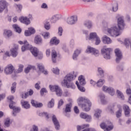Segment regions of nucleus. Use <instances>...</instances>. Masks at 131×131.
I'll list each match as a JSON object with an SVG mask.
<instances>
[{"label":"nucleus","mask_w":131,"mask_h":131,"mask_svg":"<svg viewBox=\"0 0 131 131\" xmlns=\"http://www.w3.org/2000/svg\"><path fill=\"white\" fill-rule=\"evenodd\" d=\"M118 26L119 29L116 27H112L111 28H108L107 29V31L109 34L112 35V36H118L120 34L119 33V30H122L124 29L125 26V24H124V20H123V17L121 16L118 18Z\"/></svg>","instance_id":"1"},{"label":"nucleus","mask_w":131,"mask_h":131,"mask_svg":"<svg viewBox=\"0 0 131 131\" xmlns=\"http://www.w3.org/2000/svg\"><path fill=\"white\" fill-rule=\"evenodd\" d=\"M77 76V73L75 74H69L66 75L63 80L61 82V85L62 86H66L68 88H72L75 89V85L71 83L72 80H74Z\"/></svg>","instance_id":"2"},{"label":"nucleus","mask_w":131,"mask_h":131,"mask_svg":"<svg viewBox=\"0 0 131 131\" xmlns=\"http://www.w3.org/2000/svg\"><path fill=\"white\" fill-rule=\"evenodd\" d=\"M25 46L21 47L22 52H25L26 50H30V52L34 57H38L39 59H41L43 57L42 53H39L38 49L35 47H32V46L29 45V43L27 41L25 42ZM40 55V57H39Z\"/></svg>","instance_id":"3"},{"label":"nucleus","mask_w":131,"mask_h":131,"mask_svg":"<svg viewBox=\"0 0 131 131\" xmlns=\"http://www.w3.org/2000/svg\"><path fill=\"white\" fill-rule=\"evenodd\" d=\"M78 104L79 106H81V108L86 112L91 110V106H92V102L90 100L83 98L80 97L78 99Z\"/></svg>","instance_id":"4"},{"label":"nucleus","mask_w":131,"mask_h":131,"mask_svg":"<svg viewBox=\"0 0 131 131\" xmlns=\"http://www.w3.org/2000/svg\"><path fill=\"white\" fill-rule=\"evenodd\" d=\"M111 52H112L111 48H102L101 49V54L106 60L111 59Z\"/></svg>","instance_id":"5"},{"label":"nucleus","mask_w":131,"mask_h":131,"mask_svg":"<svg viewBox=\"0 0 131 131\" xmlns=\"http://www.w3.org/2000/svg\"><path fill=\"white\" fill-rule=\"evenodd\" d=\"M49 88L51 92H55L56 95L57 97H62L63 95V91L60 87L58 85H49Z\"/></svg>","instance_id":"6"},{"label":"nucleus","mask_w":131,"mask_h":131,"mask_svg":"<svg viewBox=\"0 0 131 131\" xmlns=\"http://www.w3.org/2000/svg\"><path fill=\"white\" fill-rule=\"evenodd\" d=\"M100 127L103 129H104V131H110L113 129V125L111 124V122H108V124L105 123H102L100 124Z\"/></svg>","instance_id":"7"},{"label":"nucleus","mask_w":131,"mask_h":131,"mask_svg":"<svg viewBox=\"0 0 131 131\" xmlns=\"http://www.w3.org/2000/svg\"><path fill=\"white\" fill-rule=\"evenodd\" d=\"M15 70V68L12 64H8L7 67H5L4 69V72L5 74L9 75L12 74Z\"/></svg>","instance_id":"8"},{"label":"nucleus","mask_w":131,"mask_h":131,"mask_svg":"<svg viewBox=\"0 0 131 131\" xmlns=\"http://www.w3.org/2000/svg\"><path fill=\"white\" fill-rule=\"evenodd\" d=\"M115 54L116 55V61L117 63H119L120 60L122 59V53L119 49L115 50Z\"/></svg>","instance_id":"9"},{"label":"nucleus","mask_w":131,"mask_h":131,"mask_svg":"<svg viewBox=\"0 0 131 131\" xmlns=\"http://www.w3.org/2000/svg\"><path fill=\"white\" fill-rule=\"evenodd\" d=\"M86 53L88 54H90L91 53H92L93 55L95 56H99L100 53L99 52V51L94 48H92L90 46L88 47V49L86 50Z\"/></svg>","instance_id":"10"},{"label":"nucleus","mask_w":131,"mask_h":131,"mask_svg":"<svg viewBox=\"0 0 131 131\" xmlns=\"http://www.w3.org/2000/svg\"><path fill=\"white\" fill-rule=\"evenodd\" d=\"M77 21V16L75 15L72 16L68 18L67 22L70 25H73Z\"/></svg>","instance_id":"11"},{"label":"nucleus","mask_w":131,"mask_h":131,"mask_svg":"<svg viewBox=\"0 0 131 131\" xmlns=\"http://www.w3.org/2000/svg\"><path fill=\"white\" fill-rule=\"evenodd\" d=\"M102 91L106 93H108L111 96H114V95H115V91L113 88H108L106 86H103Z\"/></svg>","instance_id":"12"},{"label":"nucleus","mask_w":131,"mask_h":131,"mask_svg":"<svg viewBox=\"0 0 131 131\" xmlns=\"http://www.w3.org/2000/svg\"><path fill=\"white\" fill-rule=\"evenodd\" d=\"M52 121L55 125L56 129H57V130L60 129V123H59V121H58L57 117H56L55 115L52 116Z\"/></svg>","instance_id":"13"},{"label":"nucleus","mask_w":131,"mask_h":131,"mask_svg":"<svg viewBox=\"0 0 131 131\" xmlns=\"http://www.w3.org/2000/svg\"><path fill=\"white\" fill-rule=\"evenodd\" d=\"M80 117L81 118H83V119H86V121L87 122H90V121L92 120V117L90 115H89L84 113H81L80 114Z\"/></svg>","instance_id":"14"},{"label":"nucleus","mask_w":131,"mask_h":131,"mask_svg":"<svg viewBox=\"0 0 131 131\" xmlns=\"http://www.w3.org/2000/svg\"><path fill=\"white\" fill-rule=\"evenodd\" d=\"M7 8V2L4 0L0 1V13L4 12L5 9Z\"/></svg>","instance_id":"15"},{"label":"nucleus","mask_w":131,"mask_h":131,"mask_svg":"<svg viewBox=\"0 0 131 131\" xmlns=\"http://www.w3.org/2000/svg\"><path fill=\"white\" fill-rule=\"evenodd\" d=\"M19 20L21 23H24V24H26V25L30 24V20H29V18L27 17H21L19 18Z\"/></svg>","instance_id":"16"},{"label":"nucleus","mask_w":131,"mask_h":131,"mask_svg":"<svg viewBox=\"0 0 131 131\" xmlns=\"http://www.w3.org/2000/svg\"><path fill=\"white\" fill-rule=\"evenodd\" d=\"M9 107L10 108V109H13V114L14 116L16 115L15 114L20 112V108L19 107H17L14 106L13 104L12 103H10Z\"/></svg>","instance_id":"17"},{"label":"nucleus","mask_w":131,"mask_h":131,"mask_svg":"<svg viewBox=\"0 0 131 131\" xmlns=\"http://www.w3.org/2000/svg\"><path fill=\"white\" fill-rule=\"evenodd\" d=\"M18 45H16L15 48H13L10 50L12 57H15L18 55Z\"/></svg>","instance_id":"18"},{"label":"nucleus","mask_w":131,"mask_h":131,"mask_svg":"<svg viewBox=\"0 0 131 131\" xmlns=\"http://www.w3.org/2000/svg\"><path fill=\"white\" fill-rule=\"evenodd\" d=\"M37 67L39 71L42 72V73H43V74L47 75L48 74V72L47 71H45V67H43L41 63H38L37 64Z\"/></svg>","instance_id":"19"},{"label":"nucleus","mask_w":131,"mask_h":131,"mask_svg":"<svg viewBox=\"0 0 131 131\" xmlns=\"http://www.w3.org/2000/svg\"><path fill=\"white\" fill-rule=\"evenodd\" d=\"M32 106L35 107L36 108H39L40 107H42V103H38L36 101L32 100L31 102Z\"/></svg>","instance_id":"20"},{"label":"nucleus","mask_w":131,"mask_h":131,"mask_svg":"<svg viewBox=\"0 0 131 131\" xmlns=\"http://www.w3.org/2000/svg\"><path fill=\"white\" fill-rule=\"evenodd\" d=\"M29 95V96H32V95H33V91L30 90L29 92H27L26 93H23L21 95V98L23 99H26V98L28 97Z\"/></svg>","instance_id":"21"},{"label":"nucleus","mask_w":131,"mask_h":131,"mask_svg":"<svg viewBox=\"0 0 131 131\" xmlns=\"http://www.w3.org/2000/svg\"><path fill=\"white\" fill-rule=\"evenodd\" d=\"M34 42L35 43H36V45L42 43V39H41V37H40V36L37 35L35 37Z\"/></svg>","instance_id":"22"},{"label":"nucleus","mask_w":131,"mask_h":131,"mask_svg":"<svg viewBox=\"0 0 131 131\" xmlns=\"http://www.w3.org/2000/svg\"><path fill=\"white\" fill-rule=\"evenodd\" d=\"M102 41L104 43H107V45H109L112 42L111 39H110V38L108 37L107 36H104L102 37Z\"/></svg>","instance_id":"23"},{"label":"nucleus","mask_w":131,"mask_h":131,"mask_svg":"<svg viewBox=\"0 0 131 131\" xmlns=\"http://www.w3.org/2000/svg\"><path fill=\"white\" fill-rule=\"evenodd\" d=\"M123 110L125 112V116H129V113H130V110H129V107L127 105H124L123 106Z\"/></svg>","instance_id":"24"},{"label":"nucleus","mask_w":131,"mask_h":131,"mask_svg":"<svg viewBox=\"0 0 131 131\" xmlns=\"http://www.w3.org/2000/svg\"><path fill=\"white\" fill-rule=\"evenodd\" d=\"M84 25L88 28V29H91L93 27V23L90 20H86L84 22Z\"/></svg>","instance_id":"25"},{"label":"nucleus","mask_w":131,"mask_h":131,"mask_svg":"<svg viewBox=\"0 0 131 131\" xmlns=\"http://www.w3.org/2000/svg\"><path fill=\"white\" fill-rule=\"evenodd\" d=\"M79 80V85H84L85 84V79H84V77H83V76H80L78 78Z\"/></svg>","instance_id":"26"},{"label":"nucleus","mask_w":131,"mask_h":131,"mask_svg":"<svg viewBox=\"0 0 131 131\" xmlns=\"http://www.w3.org/2000/svg\"><path fill=\"white\" fill-rule=\"evenodd\" d=\"M21 106L25 109H29L30 108V104L27 101L22 100L21 101Z\"/></svg>","instance_id":"27"},{"label":"nucleus","mask_w":131,"mask_h":131,"mask_svg":"<svg viewBox=\"0 0 131 131\" xmlns=\"http://www.w3.org/2000/svg\"><path fill=\"white\" fill-rule=\"evenodd\" d=\"M71 108H72V103L71 102L68 103L66 105L65 112H71Z\"/></svg>","instance_id":"28"},{"label":"nucleus","mask_w":131,"mask_h":131,"mask_svg":"<svg viewBox=\"0 0 131 131\" xmlns=\"http://www.w3.org/2000/svg\"><path fill=\"white\" fill-rule=\"evenodd\" d=\"M52 59L53 63H56V59L57 58V52L55 50H52L51 53Z\"/></svg>","instance_id":"29"},{"label":"nucleus","mask_w":131,"mask_h":131,"mask_svg":"<svg viewBox=\"0 0 131 131\" xmlns=\"http://www.w3.org/2000/svg\"><path fill=\"white\" fill-rule=\"evenodd\" d=\"M3 35L5 37L12 36V31L9 30H4Z\"/></svg>","instance_id":"30"},{"label":"nucleus","mask_w":131,"mask_h":131,"mask_svg":"<svg viewBox=\"0 0 131 131\" xmlns=\"http://www.w3.org/2000/svg\"><path fill=\"white\" fill-rule=\"evenodd\" d=\"M59 42H60V41L59 40L57 39V38L55 37H54L52 38L50 40V43L51 45H58Z\"/></svg>","instance_id":"31"},{"label":"nucleus","mask_w":131,"mask_h":131,"mask_svg":"<svg viewBox=\"0 0 131 131\" xmlns=\"http://www.w3.org/2000/svg\"><path fill=\"white\" fill-rule=\"evenodd\" d=\"M44 27L46 30H50L51 29V25L50 24V22L48 20H45L44 21Z\"/></svg>","instance_id":"32"},{"label":"nucleus","mask_w":131,"mask_h":131,"mask_svg":"<svg viewBox=\"0 0 131 131\" xmlns=\"http://www.w3.org/2000/svg\"><path fill=\"white\" fill-rule=\"evenodd\" d=\"M16 86H17V83H16V82L12 83L11 87V92L12 94H14L15 92H16Z\"/></svg>","instance_id":"33"},{"label":"nucleus","mask_w":131,"mask_h":131,"mask_svg":"<svg viewBox=\"0 0 131 131\" xmlns=\"http://www.w3.org/2000/svg\"><path fill=\"white\" fill-rule=\"evenodd\" d=\"M99 97L100 98L102 104H103V105L107 104V101L105 100V95H104V94H100L99 95Z\"/></svg>","instance_id":"34"},{"label":"nucleus","mask_w":131,"mask_h":131,"mask_svg":"<svg viewBox=\"0 0 131 131\" xmlns=\"http://www.w3.org/2000/svg\"><path fill=\"white\" fill-rule=\"evenodd\" d=\"M80 54V50H77L75 51L73 55V60H77V57H78V55Z\"/></svg>","instance_id":"35"},{"label":"nucleus","mask_w":131,"mask_h":131,"mask_svg":"<svg viewBox=\"0 0 131 131\" xmlns=\"http://www.w3.org/2000/svg\"><path fill=\"white\" fill-rule=\"evenodd\" d=\"M13 27L15 31H16V32H18V33H21L22 30H21V28H20V27H19V26H17V25H13Z\"/></svg>","instance_id":"36"},{"label":"nucleus","mask_w":131,"mask_h":131,"mask_svg":"<svg viewBox=\"0 0 131 131\" xmlns=\"http://www.w3.org/2000/svg\"><path fill=\"white\" fill-rule=\"evenodd\" d=\"M90 126V124H83L82 126H77V131H80L81 129H83V128H85V127H89Z\"/></svg>","instance_id":"37"},{"label":"nucleus","mask_w":131,"mask_h":131,"mask_svg":"<svg viewBox=\"0 0 131 131\" xmlns=\"http://www.w3.org/2000/svg\"><path fill=\"white\" fill-rule=\"evenodd\" d=\"M117 94L118 97V98H120L122 100H124V96H123V94H122V92L119 90H117Z\"/></svg>","instance_id":"38"},{"label":"nucleus","mask_w":131,"mask_h":131,"mask_svg":"<svg viewBox=\"0 0 131 131\" xmlns=\"http://www.w3.org/2000/svg\"><path fill=\"white\" fill-rule=\"evenodd\" d=\"M31 69L34 70V69H35V67L32 66H28V67L25 69V72L26 73H28V72H29Z\"/></svg>","instance_id":"39"},{"label":"nucleus","mask_w":131,"mask_h":131,"mask_svg":"<svg viewBox=\"0 0 131 131\" xmlns=\"http://www.w3.org/2000/svg\"><path fill=\"white\" fill-rule=\"evenodd\" d=\"M104 82H105V81L104 80L99 79L96 83V85L98 88H100V86H102V85L104 84Z\"/></svg>","instance_id":"40"},{"label":"nucleus","mask_w":131,"mask_h":131,"mask_svg":"<svg viewBox=\"0 0 131 131\" xmlns=\"http://www.w3.org/2000/svg\"><path fill=\"white\" fill-rule=\"evenodd\" d=\"M76 84L77 85L78 89L80 92H85V89L83 86H80V85L78 84V81L76 82Z\"/></svg>","instance_id":"41"},{"label":"nucleus","mask_w":131,"mask_h":131,"mask_svg":"<svg viewBox=\"0 0 131 131\" xmlns=\"http://www.w3.org/2000/svg\"><path fill=\"white\" fill-rule=\"evenodd\" d=\"M101 113H102V111L100 110H97L94 115L96 118H99V117L101 116Z\"/></svg>","instance_id":"42"},{"label":"nucleus","mask_w":131,"mask_h":131,"mask_svg":"<svg viewBox=\"0 0 131 131\" xmlns=\"http://www.w3.org/2000/svg\"><path fill=\"white\" fill-rule=\"evenodd\" d=\"M58 21V17H57V16L54 15L50 18V21L52 23H56Z\"/></svg>","instance_id":"43"},{"label":"nucleus","mask_w":131,"mask_h":131,"mask_svg":"<svg viewBox=\"0 0 131 131\" xmlns=\"http://www.w3.org/2000/svg\"><path fill=\"white\" fill-rule=\"evenodd\" d=\"M54 103L55 100H54V99H52L48 103V108H52V107H54Z\"/></svg>","instance_id":"44"},{"label":"nucleus","mask_w":131,"mask_h":131,"mask_svg":"<svg viewBox=\"0 0 131 131\" xmlns=\"http://www.w3.org/2000/svg\"><path fill=\"white\" fill-rule=\"evenodd\" d=\"M63 33V28H62V27H59L58 29V32H57V34L59 36H62V34Z\"/></svg>","instance_id":"45"},{"label":"nucleus","mask_w":131,"mask_h":131,"mask_svg":"<svg viewBox=\"0 0 131 131\" xmlns=\"http://www.w3.org/2000/svg\"><path fill=\"white\" fill-rule=\"evenodd\" d=\"M23 68H24V66L22 64H19L18 66V69L17 70V71L16 72L17 73H21L23 71Z\"/></svg>","instance_id":"46"},{"label":"nucleus","mask_w":131,"mask_h":131,"mask_svg":"<svg viewBox=\"0 0 131 131\" xmlns=\"http://www.w3.org/2000/svg\"><path fill=\"white\" fill-rule=\"evenodd\" d=\"M98 35H97L96 33H91L90 34V39H94L97 38Z\"/></svg>","instance_id":"47"},{"label":"nucleus","mask_w":131,"mask_h":131,"mask_svg":"<svg viewBox=\"0 0 131 131\" xmlns=\"http://www.w3.org/2000/svg\"><path fill=\"white\" fill-rule=\"evenodd\" d=\"M118 10V4L115 3L113 6V12H116Z\"/></svg>","instance_id":"48"},{"label":"nucleus","mask_w":131,"mask_h":131,"mask_svg":"<svg viewBox=\"0 0 131 131\" xmlns=\"http://www.w3.org/2000/svg\"><path fill=\"white\" fill-rule=\"evenodd\" d=\"M5 126L9 127L10 126V119H7L4 123Z\"/></svg>","instance_id":"49"},{"label":"nucleus","mask_w":131,"mask_h":131,"mask_svg":"<svg viewBox=\"0 0 131 131\" xmlns=\"http://www.w3.org/2000/svg\"><path fill=\"white\" fill-rule=\"evenodd\" d=\"M42 36H43L45 39H47L50 37V33L49 32H46L42 34Z\"/></svg>","instance_id":"50"},{"label":"nucleus","mask_w":131,"mask_h":131,"mask_svg":"<svg viewBox=\"0 0 131 131\" xmlns=\"http://www.w3.org/2000/svg\"><path fill=\"white\" fill-rule=\"evenodd\" d=\"M52 71L54 74H59L60 73V70L58 68H53Z\"/></svg>","instance_id":"51"},{"label":"nucleus","mask_w":131,"mask_h":131,"mask_svg":"<svg viewBox=\"0 0 131 131\" xmlns=\"http://www.w3.org/2000/svg\"><path fill=\"white\" fill-rule=\"evenodd\" d=\"M8 99L10 101V104H12V105L15 104V102H13V100H14V97L13 96H9Z\"/></svg>","instance_id":"52"},{"label":"nucleus","mask_w":131,"mask_h":131,"mask_svg":"<svg viewBox=\"0 0 131 131\" xmlns=\"http://www.w3.org/2000/svg\"><path fill=\"white\" fill-rule=\"evenodd\" d=\"M39 116H45L47 119H49V115L47 113H41L39 114Z\"/></svg>","instance_id":"53"},{"label":"nucleus","mask_w":131,"mask_h":131,"mask_svg":"<svg viewBox=\"0 0 131 131\" xmlns=\"http://www.w3.org/2000/svg\"><path fill=\"white\" fill-rule=\"evenodd\" d=\"M95 45L96 46H98V45H100V43L101 42V40L100 39V38L97 36L96 38H95Z\"/></svg>","instance_id":"54"},{"label":"nucleus","mask_w":131,"mask_h":131,"mask_svg":"<svg viewBox=\"0 0 131 131\" xmlns=\"http://www.w3.org/2000/svg\"><path fill=\"white\" fill-rule=\"evenodd\" d=\"M63 104H64V101H63V99H60L58 103V108H60Z\"/></svg>","instance_id":"55"},{"label":"nucleus","mask_w":131,"mask_h":131,"mask_svg":"<svg viewBox=\"0 0 131 131\" xmlns=\"http://www.w3.org/2000/svg\"><path fill=\"white\" fill-rule=\"evenodd\" d=\"M40 93L41 96H43V94H45V93H48V91H47V89H46L45 88H42L40 90Z\"/></svg>","instance_id":"56"},{"label":"nucleus","mask_w":131,"mask_h":131,"mask_svg":"<svg viewBox=\"0 0 131 131\" xmlns=\"http://www.w3.org/2000/svg\"><path fill=\"white\" fill-rule=\"evenodd\" d=\"M98 72L100 75H101V76H103L104 74V71H103V70L101 68H98Z\"/></svg>","instance_id":"57"},{"label":"nucleus","mask_w":131,"mask_h":131,"mask_svg":"<svg viewBox=\"0 0 131 131\" xmlns=\"http://www.w3.org/2000/svg\"><path fill=\"white\" fill-rule=\"evenodd\" d=\"M129 43H130V41H129V40L127 39H125V41H124L125 46H126V47H128L129 46Z\"/></svg>","instance_id":"58"},{"label":"nucleus","mask_w":131,"mask_h":131,"mask_svg":"<svg viewBox=\"0 0 131 131\" xmlns=\"http://www.w3.org/2000/svg\"><path fill=\"white\" fill-rule=\"evenodd\" d=\"M121 110H119L117 113H116V116L118 118H119L120 116H121Z\"/></svg>","instance_id":"59"},{"label":"nucleus","mask_w":131,"mask_h":131,"mask_svg":"<svg viewBox=\"0 0 131 131\" xmlns=\"http://www.w3.org/2000/svg\"><path fill=\"white\" fill-rule=\"evenodd\" d=\"M31 34H32L31 32L29 31V30H27V31H25V35L26 36H30V35H31Z\"/></svg>","instance_id":"60"},{"label":"nucleus","mask_w":131,"mask_h":131,"mask_svg":"<svg viewBox=\"0 0 131 131\" xmlns=\"http://www.w3.org/2000/svg\"><path fill=\"white\" fill-rule=\"evenodd\" d=\"M28 30L32 33V34H34V33H35V30L33 28H29Z\"/></svg>","instance_id":"61"},{"label":"nucleus","mask_w":131,"mask_h":131,"mask_svg":"<svg viewBox=\"0 0 131 131\" xmlns=\"http://www.w3.org/2000/svg\"><path fill=\"white\" fill-rule=\"evenodd\" d=\"M40 84V82H38L35 85V88L36 89V90H39L40 89V86L39 85Z\"/></svg>","instance_id":"62"},{"label":"nucleus","mask_w":131,"mask_h":131,"mask_svg":"<svg viewBox=\"0 0 131 131\" xmlns=\"http://www.w3.org/2000/svg\"><path fill=\"white\" fill-rule=\"evenodd\" d=\"M70 94L68 91H66L63 93V97H68L69 96Z\"/></svg>","instance_id":"63"},{"label":"nucleus","mask_w":131,"mask_h":131,"mask_svg":"<svg viewBox=\"0 0 131 131\" xmlns=\"http://www.w3.org/2000/svg\"><path fill=\"white\" fill-rule=\"evenodd\" d=\"M31 131H38V128L37 127V126L34 125L33 126V129L31 130Z\"/></svg>","instance_id":"64"}]
</instances>
